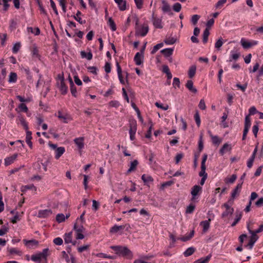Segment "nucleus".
Here are the masks:
<instances>
[{
	"instance_id": "f257e3e1",
	"label": "nucleus",
	"mask_w": 263,
	"mask_h": 263,
	"mask_svg": "<svg viewBox=\"0 0 263 263\" xmlns=\"http://www.w3.org/2000/svg\"><path fill=\"white\" fill-rule=\"evenodd\" d=\"M110 248L115 251L117 254L125 257L128 259H131L133 256L132 252L126 247L112 246L110 247Z\"/></svg>"
},
{
	"instance_id": "f03ea898",
	"label": "nucleus",
	"mask_w": 263,
	"mask_h": 263,
	"mask_svg": "<svg viewBox=\"0 0 263 263\" xmlns=\"http://www.w3.org/2000/svg\"><path fill=\"white\" fill-rule=\"evenodd\" d=\"M139 19L136 18L135 26V35L136 36L140 35L141 36H145L148 32L149 28L147 25H143L141 27L139 26Z\"/></svg>"
},
{
	"instance_id": "7ed1b4c3",
	"label": "nucleus",
	"mask_w": 263,
	"mask_h": 263,
	"mask_svg": "<svg viewBox=\"0 0 263 263\" xmlns=\"http://www.w3.org/2000/svg\"><path fill=\"white\" fill-rule=\"evenodd\" d=\"M48 251V248L43 249L42 252L32 255L31 260L33 261H40L42 259H44L46 261V263H47Z\"/></svg>"
},
{
	"instance_id": "20e7f679",
	"label": "nucleus",
	"mask_w": 263,
	"mask_h": 263,
	"mask_svg": "<svg viewBox=\"0 0 263 263\" xmlns=\"http://www.w3.org/2000/svg\"><path fill=\"white\" fill-rule=\"evenodd\" d=\"M243 184V181L238 183L235 188L233 190L231 193V198L229 199V202L230 204H233L234 203V199L235 197L239 195L240 192V190L242 187V185Z\"/></svg>"
},
{
	"instance_id": "39448f33",
	"label": "nucleus",
	"mask_w": 263,
	"mask_h": 263,
	"mask_svg": "<svg viewBox=\"0 0 263 263\" xmlns=\"http://www.w3.org/2000/svg\"><path fill=\"white\" fill-rule=\"evenodd\" d=\"M202 190V187L198 185H195L192 188L191 194L192 196L191 198L192 201H194L196 199L198 193Z\"/></svg>"
},
{
	"instance_id": "423d86ee",
	"label": "nucleus",
	"mask_w": 263,
	"mask_h": 263,
	"mask_svg": "<svg viewBox=\"0 0 263 263\" xmlns=\"http://www.w3.org/2000/svg\"><path fill=\"white\" fill-rule=\"evenodd\" d=\"M152 22L153 25L156 28L161 29L163 27L162 25V20L155 16L154 12L152 14Z\"/></svg>"
},
{
	"instance_id": "0eeeda50",
	"label": "nucleus",
	"mask_w": 263,
	"mask_h": 263,
	"mask_svg": "<svg viewBox=\"0 0 263 263\" xmlns=\"http://www.w3.org/2000/svg\"><path fill=\"white\" fill-rule=\"evenodd\" d=\"M251 234V236L250 237V241L249 243L245 245V247H248L249 249H252L254 243L258 239V236L255 234L250 233Z\"/></svg>"
},
{
	"instance_id": "6e6552de",
	"label": "nucleus",
	"mask_w": 263,
	"mask_h": 263,
	"mask_svg": "<svg viewBox=\"0 0 263 263\" xmlns=\"http://www.w3.org/2000/svg\"><path fill=\"white\" fill-rule=\"evenodd\" d=\"M162 4L163 5L162 7V11L164 12H168L169 15H173V13L171 12V8L170 5L165 0H161Z\"/></svg>"
},
{
	"instance_id": "1a4fd4ad",
	"label": "nucleus",
	"mask_w": 263,
	"mask_h": 263,
	"mask_svg": "<svg viewBox=\"0 0 263 263\" xmlns=\"http://www.w3.org/2000/svg\"><path fill=\"white\" fill-rule=\"evenodd\" d=\"M52 212L50 209L40 210L38 213V217L40 218H47L51 215Z\"/></svg>"
},
{
	"instance_id": "9d476101",
	"label": "nucleus",
	"mask_w": 263,
	"mask_h": 263,
	"mask_svg": "<svg viewBox=\"0 0 263 263\" xmlns=\"http://www.w3.org/2000/svg\"><path fill=\"white\" fill-rule=\"evenodd\" d=\"M23 242L25 245L29 248H32L33 246H37L39 245V241L35 239L29 240L24 239Z\"/></svg>"
},
{
	"instance_id": "9b49d317",
	"label": "nucleus",
	"mask_w": 263,
	"mask_h": 263,
	"mask_svg": "<svg viewBox=\"0 0 263 263\" xmlns=\"http://www.w3.org/2000/svg\"><path fill=\"white\" fill-rule=\"evenodd\" d=\"M232 150V146L227 143H224L219 150V154L223 156L226 152H230Z\"/></svg>"
},
{
	"instance_id": "f8f14e48",
	"label": "nucleus",
	"mask_w": 263,
	"mask_h": 263,
	"mask_svg": "<svg viewBox=\"0 0 263 263\" xmlns=\"http://www.w3.org/2000/svg\"><path fill=\"white\" fill-rule=\"evenodd\" d=\"M84 137H79L74 139V142L77 145L79 149H82L84 148Z\"/></svg>"
},
{
	"instance_id": "ddd939ff",
	"label": "nucleus",
	"mask_w": 263,
	"mask_h": 263,
	"mask_svg": "<svg viewBox=\"0 0 263 263\" xmlns=\"http://www.w3.org/2000/svg\"><path fill=\"white\" fill-rule=\"evenodd\" d=\"M241 44L244 49H248L251 48L252 46L257 44V42L251 43L246 41L244 39H241L240 41Z\"/></svg>"
},
{
	"instance_id": "4468645a",
	"label": "nucleus",
	"mask_w": 263,
	"mask_h": 263,
	"mask_svg": "<svg viewBox=\"0 0 263 263\" xmlns=\"http://www.w3.org/2000/svg\"><path fill=\"white\" fill-rule=\"evenodd\" d=\"M59 89L62 95H65L67 93L68 88L64 82V78H62L61 79V82Z\"/></svg>"
},
{
	"instance_id": "2eb2a0df",
	"label": "nucleus",
	"mask_w": 263,
	"mask_h": 263,
	"mask_svg": "<svg viewBox=\"0 0 263 263\" xmlns=\"http://www.w3.org/2000/svg\"><path fill=\"white\" fill-rule=\"evenodd\" d=\"M17 154H14L11 156L8 157L5 159V165L8 166L12 164L17 157Z\"/></svg>"
},
{
	"instance_id": "dca6fc26",
	"label": "nucleus",
	"mask_w": 263,
	"mask_h": 263,
	"mask_svg": "<svg viewBox=\"0 0 263 263\" xmlns=\"http://www.w3.org/2000/svg\"><path fill=\"white\" fill-rule=\"evenodd\" d=\"M129 134H136L137 131V122L136 120L129 122Z\"/></svg>"
},
{
	"instance_id": "f3484780",
	"label": "nucleus",
	"mask_w": 263,
	"mask_h": 263,
	"mask_svg": "<svg viewBox=\"0 0 263 263\" xmlns=\"http://www.w3.org/2000/svg\"><path fill=\"white\" fill-rule=\"evenodd\" d=\"M116 66H117V72H118V77H119L120 82L121 84H124L125 82H124V80H123V76L122 74V69H121V67L119 63L118 62H116Z\"/></svg>"
},
{
	"instance_id": "a211bd4d",
	"label": "nucleus",
	"mask_w": 263,
	"mask_h": 263,
	"mask_svg": "<svg viewBox=\"0 0 263 263\" xmlns=\"http://www.w3.org/2000/svg\"><path fill=\"white\" fill-rule=\"evenodd\" d=\"M141 179L144 183L145 185H148L149 183L153 182L154 181V179L153 177L149 175H146L145 174H143Z\"/></svg>"
},
{
	"instance_id": "6ab92c4d",
	"label": "nucleus",
	"mask_w": 263,
	"mask_h": 263,
	"mask_svg": "<svg viewBox=\"0 0 263 263\" xmlns=\"http://www.w3.org/2000/svg\"><path fill=\"white\" fill-rule=\"evenodd\" d=\"M185 86L190 91L194 93L197 92V89L193 86V82L191 80L187 81Z\"/></svg>"
},
{
	"instance_id": "aec40b11",
	"label": "nucleus",
	"mask_w": 263,
	"mask_h": 263,
	"mask_svg": "<svg viewBox=\"0 0 263 263\" xmlns=\"http://www.w3.org/2000/svg\"><path fill=\"white\" fill-rule=\"evenodd\" d=\"M143 54L140 52H137L134 57V61L137 65H140L142 63V58H143Z\"/></svg>"
},
{
	"instance_id": "412c9836",
	"label": "nucleus",
	"mask_w": 263,
	"mask_h": 263,
	"mask_svg": "<svg viewBox=\"0 0 263 263\" xmlns=\"http://www.w3.org/2000/svg\"><path fill=\"white\" fill-rule=\"evenodd\" d=\"M211 221V219L209 218L208 220L202 221L200 224L202 226L203 228V232L205 233L210 228V222Z\"/></svg>"
},
{
	"instance_id": "4be33fe9",
	"label": "nucleus",
	"mask_w": 263,
	"mask_h": 263,
	"mask_svg": "<svg viewBox=\"0 0 263 263\" xmlns=\"http://www.w3.org/2000/svg\"><path fill=\"white\" fill-rule=\"evenodd\" d=\"M115 2L118 4L119 9L121 11H124L126 9V3L123 0H115Z\"/></svg>"
},
{
	"instance_id": "5701e85b",
	"label": "nucleus",
	"mask_w": 263,
	"mask_h": 263,
	"mask_svg": "<svg viewBox=\"0 0 263 263\" xmlns=\"http://www.w3.org/2000/svg\"><path fill=\"white\" fill-rule=\"evenodd\" d=\"M174 49L173 48H165L161 51V52L165 58H170L173 54Z\"/></svg>"
},
{
	"instance_id": "b1692460",
	"label": "nucleus",
	"mask_w": 263,
	"mask_h": 263,
	"mask_svg": "<svg viewBox=\"0 0 263 263\" xmlns=\"http://www.w3.org/2000/svg\"><path fill=\"white\" fill-rule=\"evenodd\" d=\"M194 231L192 230L189 235H185L181 237H179L178 238V239L181 240V241L184 242L190 240L193 237L194 235Z\"/></svg>"
},
{
	"instance_id": "393cba45",
	"label": "nucleus",
	"mask_w": 263,
	"mask_h": 263,
	"mask_svg": "<svg viewBox=\"0 0 263 263\" xmlns=\"http://www.w3.org/2000/svg\"><path fill=\"white\" fill-rule=\"evenodd\" d=\"M196 71V66L195 65H192L188 71V76L190 78L194 77Z\"/></svg>"
},
{
	"instance_id": "a878e982",
	"label": "nucleus",
	"mask_w": 263,
	"mask_h": 263,
	"mask_svg": "<svg viewBox=\"0 0 263 263\" xmlns=\"http://www.w3.org/2000/svg\"><path fill=\"white\" fill-rule=\"evenodd\" d=\"M65 152V148L64 147H58L56 149V154L55 158L56 159H59V158L64 154Z\"/></svg>"
},
{
	"instance_id": "bb28decb",
	"label": "nucleus",
	"mask_w": 263,
	"mask_h": 263,
	"mask_svg": "<svg viewBox=\"0 0 263 263\" xmlns=\"http://www.w3.org/2000/svg\"><path fill=\"white\" fill-rule=\"evenodd\" d=\"M138 164V161L137 160H135L131 162L130 165L129 169L127 171V173H129L132 171H134L136 170L137 166Z\"/></svg>"
},
{
	"instance_id": "cd10ccee",
	"label": "nucleus",
	"mask_w": 263,
	"mask_h": 263,
	"mask_svg": "<svg viewBox=\"0 0 263 263\" xmlns=\"http://www.w3.org/2000/svg\"><path fill=\"white\" fill-rule=\"evenodd\" d=\"M126 225H121V226H117V225H115L114 227H112L110 230V232L111 233H117L118 231H120V230H123L125 227H126Z\"/></svg>"
},
{
	"instance_id": "c85d7f7f",
	"label": "nucleus",
	"mask_w": 263,
	"mask_h": 263,
	"mask_svg": "<svg viewBox=\"0 0 263 263\" xmlns=\"http://www.w3.org/2000/svg\"><path fill=\"white\" fill-rule=\"evenodd\" d=\"M210 35V31L209 29L208 28H206L205 30L203 31V39L202 41L204 44H205L207 43L208 41V37Z\"/></svg>"
},
{
	"instance_id": "c756f323",
	"label": "nucleus",
	"mask_w": 263,
	"mask_h": 263,
	"mask_svg": "<svg viewBox=\"0 0 263 263\" xmlns=\"http://www.w3.org/2000/svg\"><path fill=\"white\" fill-rule=\"evenodd\" d=\"M212 255L211 254H209L205 258H201L197 260L194 263H208Z\"/></svg>"
},
{
	"instance_id": "7c9ffc66",
	"label": "nucleus",
	"mask_w": 263,
	"mask_h": 263,
	"mask_svg": "<svg viewBox=\"0 0 263 263\" xmlns=\"http://www.w3.org/2000/svg\"><path fill=\"white\" fill-rule=\"evenodd\" d=\"M80 53L82 58H86L88 60H91L92 58V54L90 51L88 53L85 51H81Z\"/></svg>"
},
{
	"instance_id": "2f4dec72",
	"label": "nucleus",
	"mask_w": 263,
	"mask_h": 263,
	"mask_svg": "<svg viewBox=\"0 0 263 263\" xmlns=\"http://www.w3.org/2000/svg\"><path fill=\"white\" fill-rule=\"evenodd\" d=\"M248 230L250 233L255 234L257 235V233H260L263 231V223L259 227L258 229H256L255 231H252L250 229L249 224H248L247 226Z\"/></svg>"
},
{
	"instance_id": "473e14b6",
	"label": "nucleus",
	"mask_w": 263,
	"mask_h": 263,
	"mask_svg": "<svg viewBox=\"0 0 263 263\" xmlns=\"http://www.w3.org/2000/svg\"><path fill=\"white\" fill-rule=\"evenodd\" d=\"M132 106L133 107V108L136 111V114H137L138 118L139 119L140 121L141 122H143V119L142 117L141 116L140 111L139 109L137 107V105L134 102H132Z\"/></svg>"
},
{
	"instance_id": "72a5a7b5",
	"label": "nucleus",
	"mask_w": 263,
	"mask_h": 263,
	"mask_svg": "<svg viewBox=\"0 0 263 263\" xmlns=\"http://www.w3.org/2000/svg\"><path fill=\"white\" fill-rule=\"evenodd\" d=\"M211 138L213 144L219 145L221 142L222 139L219 138L217 136L211 135Z\"/></svg>"
},
{
	"instance_id": "f704fd0d",
	"label": "nucleus",
	"mask_w": 263,
	"mask_h": 263,
	"mask_svg": "<svg viewBox=\"0 0 263 263\" xmlns=\"http://www.w3.org/2000/svg\"><path fill=\"white\" fill-rule=\"evenodd\" d=\"M18 118L20 123L23 126L24 129L25 130H28V124H27V122L26 121L25 118L22 116H18Z\"/></svg>"
},
{
	"instance_id": "c9c22d12",
	"label": "nucleus",
	"mask_w": 263,
	"mask_h": 263,
	"mask_svg": "<svg viewBox=\"0 0 263 263\" xmlns=\"http://www.w3.org/2000/svg\"><path fill=\"white\" fill-rule=\"evenodd\" d=\"M64 241L66 243L72 242V232L65 233L64 235Z\"/></svg>"
},
{
	"instance_id": "e433bc0d",
	"label": "nucleus",
	"mask_w": 263,
	"mask_h": 263,
	"mask_svg": "<svg viewBox=\"0 0 263 263\" xmlns=\"http://www.w3.org/2000/svg\"><path fill=\"white\" fill-rule=\"evenodd\" d=\"M28 190H33L34 191H36V187L32 184L22 186L21 187V191L23 192H25Z\"/></svg>"
},
{
	"instance_id": "4c0bfd02",
	"label": "nucleus",
	"mask_w": 263,
	"mask_h": 263,
	"mask_svg": "<svg viewBox=\"0 0 263 263\" xmlns=\"http://www.w3.org/2000/svg\"><path fill=\"white\" fill-rule=\"evenodd\" d=\"M17 81V74L15 72H10L9 76L8 82L9 83H15Z\"/></svg>"
},
{
	"instance_id": "58836bf2",
	"label": "nucleus",
	"mask_w": 263,
	"mask_h": 263,
	"mask_svg": "<svg viewBox=\"0 0 263 263\" xmlns=\"http://www.w3.org/2000/svg\"><path fill=\"white\" fill-rule=\"evenodd\" d=\"M82 14L81 12L78 10L77 12L76 16L73 15V18L77 21L80 24H83L86 23L85 20L82 21V18L79 16Z\"/></svg>"
},
{
	"instance_id": "ea45409f",
	"label": "nucleus",
	"mask_w": 263,
	"mask_h": 263,
	"mask_svg": "<svg viewBox=\"0 0 263 263\" xmlns=\"http://www.w3.org/2000/svg\"><path fill=\"white\" fill-rule=\"evenodd\" d=\"M108 24L110 26V27L112 31H115L116 30L117 27H116V24L111 17H110L108 19Z\"/></svg>"
},
{
	"instance_id": "a19ab883",
	"label": "nucleus",
	"mask_w": 263,
	"mask_h": 263,
	"mask_svg": "<svg viewBox=\"0 0 263 263\" xmlns=\"http://www.w3.org/2000/svg\"><path fill=\"white\" fill-rule=\"evenodd\" d=\"M195 251V249L193 247H190L187 248L186 251L184 252V255L185 257L189 256L191 255H192L194 252Z\"/></svg>"
},
{
	"instance_id": "79ce46f5",
	"label": "nucleus",
	"mask_w": 263,
	"mask_h": 263,
	"mask_svg": "<svg viewBox=\"0 0 263 263\" xmlns=\"http://www.w3.org/2000/svg\"><path fill=\"white\" fill-rule=\"evenodd\" d=\"M251 125V119L250 118V115H248L246 116L245 118V127L244 128H250Z\"/></svg>"
},
{
	"instance_id": "37998d69",
	"label": "nucleus",
	"mask_w": 263,
	"mask_h": 263,
	"mask_svg": "<svg viewBox=\"0 0 263 263\" xmlns=\"http://www.w3.org/2000/svg\"><path fill=\"white\" fill-rule=\"evenodd\" d=\"M236 178L237 175L236 174H233L230 178H226L224 181L226 183H233Z\"/></svg>"
},
{
	"instance_id": "c03bdc74",
	"label": "nucleus",
	"mask_w": 263,
	"mask_h": 263,
	"mask_svg": "<svg viewBox=\"0 0 263 263\" xmlns=\"http://www.w3.org/2000/svg\"><path fill=\"white\" fill-rule=\"evenodd\" d=\"M71 84V85H70V89L71 93L73 97H77V88L74 85L73 82H72Z\"/></svg>"
},
{
	"instance_id": "a18cd8bd",
	"label": "nucleus",
	"mask_w": 263,
	"mask_h": 263,
	"mask_svg": "<svg viewBox=\"0 0 263 263\" xmlns=\"http://www.w3.org/2000/svg\"><path fill=\"white\" fill-rule=\"evenodd\" d=\"M195 209V205L192 203H191L189 206H187L185 211V213L187 214L192 213Z\"/></svg>"
},
{
	"instance_id": "49530a36",
	"label": "nucleus",
	"mask_w": 263,
	"mask_h": 263,
	"mask_svg": "<svg viewBox=\"0 0 263 263\" xmlns=\"http://www.w3.org/2000/svg\"><path fill=\"white\" fill-rule=\"evenodd\" d=\"M164 42L166 45H172L176 43V39L174 37H168L165 39Z\"/></svg>"
},
{
	"instance_id": "de8ad7c7",
	"label": "nucleus",
	"mask_w": 263,
	"mask_h": 263,
	"mask_svg": "<svg viewBox=\"0 0 263 263\" xmlns=\"http://www.w3.org/2000/svg\"><path fill=\"white\" fill-rule=\"evenodd\" d=\"M200 18V16L198 14L193 15L191 18V22L194 25H196Z\"/></svg>"
},
{
	"instance_id": "09e8293b",
	"label": "nucleus",
	"mask_w": 263,
	"mask_h": 263,
	"mask_svg": "<svg viewBox=\"0 0 263 263\" xmlns=\"http://www.w3.org/2000/svg\"><path fill=\"white\" fill-rule=\"evenodd\" d=\"M163 46V44L162 43L157 44L153 47V50L151 51V54H154V53H155L157 52V51L160 48L162 47Z\"/></svg>"
},
{
	"instance_id": "8fccbe9b",
	"label": "nucleus",
	"mask_w": 263,
	"mask_h": 263,
	"mask_svg": "<svg viewBox=\"0 0 263 263\" xmlns=\"http://www.w3.org/2000/svg\"><path fill=\"white\" fill-rule=\"evenodd\" d=\"M56 220L59 223L65 221V217L63 214H58L56 216Z\"/></svg>"
},
{
	"instance_id": "3c124183",
	"label": "nucleus",
	"mask_w": 263,
	"mask_h": 263,
	"mask_svg": "<svg viewBox=\"0 0 263 263\" xmlns=\"http://www.w3.org/2000/svg\"><path fill=\"white\" fill-rule=\"evenodd\" d=\"M194 119L195 120V122L196 123V124L198 127H199L200 125V116L198 111H196L195 115H194Z\"/></svg>"
},
{
	"instance_id": "603ef678",
	"label": "nucleus",
	"mask_w": 263,
	"mask_h": 263,
	"mask_svg": "<svg viewBox=\"0 0 263 263\" xmlns=\"http://www.w3.org/2000/svg\"><path fill=\"white\" fill-rule=\"evenodd\" d=\"M223 39L221 37H219L218 40L216 41L215 47L217 49H219L223 45Z\"/></svg>"
},
{
	"instance_id": "864d4df0",
	"label": "nucleus",
	"mask_w": 263,
	"mask_h": 263,
	"mask_svg": "<svg viewBox=\"0 0 263 263\" xmlns=\"http://www.w3.org/2000/svg\"><path fill=\"white\" fill-rule=\"evenodd\" d=\"M205 170H206V166H201V171H200V172L199 173V175L200 177H203V176H205L206 177H208V174L205 172Z\"/></svg>"
},
{
	"instance_id": "5fc2aeb1",
	"label": "nucleus",
	"mask_w": 263,
	"mask_h": 263,
	"mask_svg": "<svg viewBox=\"0 0 263 263\" xmlns=\"http://www.w3.org/2000/svg\"><path fill=\"white\" fill-rule=\"evenodd\" d=\"M173 9L175 12H178L181 9V5L179 3H176L173 6Z\"/></svg>"
},
{
	"instance_id": "6e6d98bb",
	"label": "nucleus",
	"mask_w": 263,
	"mask_h": 263,
	"mask_svg": "<svg viewBox=\"0 0 263 263\" xmlns=\"http://www.w3.org/2000/svg\"><path fill=\"white\" fill-rule=\"evenodd\" d=\"M242 217V214L241 213H240L239 214H237L236 215V217L235 219V220L234 222L231 224L232 227H234L241 219Z\"/></svg>"
},
{
	"instance_id": "4d7b16f0",
	"label": "nucleus",
	"mask_w": 263,
	"mask_h": 263,
	"mask_svg": "<svg viewBox=\"0 0 263 263\" xmlns=\"http://www.w3.org/2000/svg\"><path fill=\"white\" fill-rule=\"evenodd\" d=\"M20 47H21V44H20V43H19V42L16 43L14 45V46L13 47L12 52L14 53H16L18 51V50H20Z\"/></svg>"
},
{
	"instance_id": "13d9d810",
	"label": "nucleus",
	"mask_w": 263,
	"mask_h": 263,
	"mask_svg": "<svg viewBox=\"0 0 263 263\" xmlns=\"http://www.w3.org/2000/svg\"><path fill=\"white\" fill-rule=\"evenodd\" d=\"M7 34L6 33L2 34L0 33V39L1 41V45L4 46L5 44V41L7 40Z\"/></svg>"
},
{
	"instance_id": "bf43d9fd",
	"label": "nucleus",
	"mask_w": 263,
	"mask_h": 263,
	"mask_svg": "<svg viewBox=\"0 0 263 263\" xmlns=\"http://www.w3.org/2000/svg\"><path fill=\"white\" fill-rule=\"evenodd\" d=\"M149 123H151V126L148 128V130L147 132V133L145 135V137L146 138H150L152 136V129L153 127V123L152 120L149 121Z\"/></svg>"
},
{
	"instance_id": "052dcab7",
	"label": "nucleus",
	"mask_w": 263,
	"mask_h": 263,
	"mask_svg": "<svg viewBox=\"0 0 263 263\" xmlns=\"http://www.w3.org/2000/svg\"><path fill=\"white\" fill-rule=\"evenodd\" d=\"M234 212V210H226L225 211H224L222 214H221V217L222 218H224L227 216H228V215H232V214Z\"/></svg>"
},
{
	"instance_id": "680f3d73",
	"label": "nucleus",
	"mask_w": 263,
	"mask_h": 263,
	"mask_svg": "<svg viewBox=\"0 0 263 263\" xmlns=\"http://www.w3.org/2000/svg\"><path fill=\"white\" fill-rule=\"evenodd\" d=\"M227 118H228V113L223 112V116L221 117V122L222 123L224 127H228L227 124L226 123H224V122H225L226 120L227 119Z\"/></svg>"
},
{
	"instance_id": "e2e57ef3",
	"label": "nucleus",
	"mask_w": 263,
	"mask_h": 263,
	"mask_svg": "<svg viewBox=\"0 0 263 263\" xmlns=\"http://www.w3.org/2000/svg\"><path fill=\"white\" fill-rule=\"evenodd\" d=\"M53 243L58 246H60L63 244V240L60 237H57L53 239Z\"/></svg>"
},
{
	"instance_id": "0e129e2a",
	"label": "nucleus",
	"mask_w": 263,
	"mask_h": 263,
	"mask_svg": "<svg viewBox=\"0 0 263 263\" xmlns=\"http://www.w3.org/2000/svg\"><path fill=\"white\" fill-rule=\"evenodd\" d=\"M180 82L179 79L176 77L174 78L173 82L174 87H176V86H177L178 88H180Z\"/></svg>"
},
{
	"instance_id": "69168bd1",
	"label": "nucleus",
	"mask_w": 263,
	"mask_h": 263,
	"mask_svg": "<svg viewBox=\"0 0 263 263\" xmlns=\"http://www.w3.org/2000/svg\"><path fill=\"white\" fill-rule=\"evenodd\" d=\"M24 71H25V72L27 76V79L29 81L32 80V76H31V73H30L29 69L28 68H24Z\"/></svg>"
},
{
	"instance_id": "338daca9",
	"label": "nucleus",
	"mask_w": 263,
	"mask_h": 263,
	"mask_svg": "<svg viewBox=\"0 0 263 263\" xmlns=\"http://www.w3.org/2000/svg\"><path fill=\"white\" fill-rule=\"evenodd\" d=\"M227 0H219L217 2V3L215 5V7L216 8L221 7L223 4H224L227 2Z\"/></svg>"
},
{
	"instance_id": "774afa93",
	"label": "nucleus",
	"mask_w": 263,
	"mask_h": 263,
	"mask_svg": "<svg viewBox=\"0 0 263 263\" xmlns=\"http://www.w3.org/2000/svg\"><path fill=\"white\" fill-rule=\"evenodd\" d=\"M19 108L23 111L27 112L28 111V107L24 103H21L18 106Z\"/></svg>"
}]
</instances>
